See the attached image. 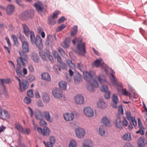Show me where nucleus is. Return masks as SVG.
Listing matches in <instances>:
<instances>
[{
  "label": "nucleus",
  "mask_w": 147,
  "mask_h": 147,
  "mask_svg": "<svg viewBox=\"0 0 147 147\" xmlns=\"http://www.w3.org/2000/svg\"><path fill=\"white\" fill-rule=\"evenodd\" d=\"M83 75L84 79L88 82L87 88L91 92L94 91V87H98V84L96 80H98L100 83L102 82V81L105 83L106 82L100 76H97L92 71H90L89 72L85 71L83 72Z\"/></svg>",
  "instance_id": "f257e3e1"
},
{
  "label": "nucleus",
  "mask_w": 147,
  "mask_h": 147,
  "mask_svg": "<svg viewBox=\"0 0 147 147\" xmlns=\"http://www.w3.org/2000/svg\"><path fill=\"white\" fill-rule=\"evenodd\" d=\"M82 40V38L81 37L79 38L78 39H77L76 37L72 40V42L74 45H75L76 42L78 53L81 55L83 56L84 55L86 51L85 49L86 43L83 42L81 43Z\"/></svg>",
  "instance_id": "f03ea898"
},
{
  "label": "nucleus",
  "mask_w": 147,
  "mask_h": 147,
  "mask_svg": "<svg viewBox=\"0 0 147 147\" xmlns=\"http://www.w3.org/2000/svg\"><path fill=\"white\" fill-rule=\"evenodd\" d=\"M30 41L32 44H35L36 46L39 49H41L43 46L42 40L39 36H36L35 37L34 32L30 33Z\"/></svg>",
  "instance_id": "7ed1b4c3"
},
{
  "label": "nucleus",
  "mask_w": 147,
  "mask_h": 147,
  "mask_svg": "<svg viewBox=\"0 0 147 147\" xmlns=\"http://www.w3.org/2000/svg\"><path fill=\"white\" fill-rule=\"evenodd\" d=\"M26 52L20 51L19 54L20 57L17 59V62L18 66L22 67L24 66L26 62H27L28 60V55L25 53Z\"/></svg>",
  "instance_id": "20e7f679"
},
{
  "label": "nucleus",
  "mask_w": 147,
  "mask_h": 147,
  "mask_svg": "<svg viewBox=\"0 0 147 147\" xmlns=\"http://www.w3.org/2000/svg\"><path fill=\"white\" fill-rule=\"evenodd\" d=\"M93 65L96 67H98L100 66L105 67L104 68V71L106 74H108L109 68L108 66L104 63L101 58L96 60L93 63Z\"/></svg>",
  "instance_id": "39448f33"
},
{
  "label": "nucleus",
  "mask_w": 147,
  "mask_h": 147,
  "mask_svg": "<svg viewBox=\"0 0 147 147\" xmlns=\"http://www.w3.org/2000/svg\"><path fill=\"white\" fill-rule=\"evenodd\" d=\"M19 88L18 90L22 92L25 91L29 86V83L26 80H23L19 84Z\"/></svg>",
  "instance_id": "423d86ee"
},
{
  "label": "nucleus",
  "mask_w": 147,
  "mask_h": 147,
  "mask_svg": "<svg viewBox=\"0 0 147 147\" xmlns=\"http://www.w3.org/2000/svg\"><path fill=\"white\" fill-rule=\"evenodd\" d=\"M75 131L76 136L78 138H83L86 134L85 130L82 128H77L76 129Z\"/></svg>",
  "instance_id": "0eeeda50"
},
{
  "label": "nucleus",
  "mask_w": 147,
  "mask_h": 147,
  "mask_svg": "<svg viewBox=\"0 0 147 147\" xmlns=\"http://www.w3.org/2000/svg\"><path fill=\"white\" fill-rule=\"evenodd\" d=\"M74 99L76 104L77 105H81L84 102V97L81 94H78L75 96Z\"/></svg>",
  "instance_id": "6e6552de"
},
{
  "label": "nucleus",
  "mask_w": 147,
  "mask_h": 147,
  "mask_svg": "<svg viewBox=\"0 0 147 147\" xmlns=\"http://www.w3.org/2000/svg\"><path fill=\"white\" fill-rule=\"evenodd\" d=\"M52 93L54 97L56 98H60L62 97V92L58 88L53 89Z\"/></svg>",
  "instance_id": "1a4fd4ad"
},
{
  "label": "nucleus",
  "mask_w": 147,
  "mask_h": 147,
  "mask_svg": "<svg viewBox=\"0 0 147 147\" xmlns=\"http://www.w3.org/2000/svg\"><path fill=\"white\" fill-rule=\"evenodd\" d=\"M83 111L85 115L89 117H91L94 115V112L92 109L90 107L84 108Z\"/></svg>",
  "instance_id": "9d476101"
},
{
  "label": "nucleus",
  "mask_w": 147,
  "mask_h": 147,
  "mask_svg": "<svg viewBox=\"0 0 147 147\" xmlns=\"http://www.w3.org/2000/svg\"><path fill=\"white\" fill-rule=\"evenodd\" d=\"M117 89L118 92H121L124 95L127 96H128V92L126 91V89H123V85L122 84H120L117 86Z\"/></svg>",
  "instance_id": "9b49d317"
},
{
  "label": "nucleus",
  "mask_w": 147,
  "mask_h": 147,
  "mask_svg": "<svg viewBox=\"0 0 147 147\" xmlns=\"http://www.w3.org/2000/svg\"><path fill=\"white\" fill-rule=\"evenodd\" d=\"M63 116L64 119L67 121H72L74 118V115L72 113H65Z\"/></svg>",
  "instance_id": "f8f14e48"
},
{
  "label": "nucleus",
  "mask_w": 147,
  "mask_h": 147,
  "mask_svg": "<svg viewBox=\"0 0 147 147\" xmlns=\"http://www.w3.org/2000/svg\"><path fill=\"white\" fill-rule=\"evenodd\" d=\"M138 127L140 128V130L137 131L136 133L137 134L140 133L141 135H143L144 133V128L143 127L142 123L140 118H138Z\"/></svg>",
  "instance_id": "ddd939ff"
},
{
  "label": "nucleus",
  "mask_w": 147,
  "mask_h": 147,
  "mask_svg": "<svg viewBox=\"0 0 147 147\" xmlns=\"http://www.w3.org/2000/svg\"><path fill=\"white\" fill-rule=\"evenodd\" d=\"M6 12L7 14L11 15L12 14L15 10V7L12 5H7L6 7Z\"/></svg>",
  "instance_id": "4468645a"
},
{
  "label": "nucleus",
  "mask_w": 147,
  "mask_h": 147,
  "mask_svg": "<svg viewBox=\"0 0 147 147\" xmlns=\"http://www.w3.org/2000/svg\"><path fill=\"white\" fill-rule=\"evenodd\" d=\"M9 117V114L7 111L3 109L0 110V117L1 119H5Z\"/></svg>",
  "instance_id": "2eb2a0df"
},
{
  "label": "nucleus",
  "mask_w": 147,
  "mask_h": 147,
  "mask_svg": "<svg viewBox=\"0 0 147 147\" xmlns=\"http://www.w3.org/2000/svg\"><path fill=\"white\" fill-rule=\"evenodd\" d=\"M34 6L39 13L42 12L43 10V5L42 3L38 2L34 4Z\"/></svg>",
  "instance_id": "dca6fc26"
},
{
  "label": "nucleus",
  "mask_w": 147,
  "mask_h": 147,
  "mask_svg": "<svg viewBox=\"0 0 147 147\" xmlns=\"http://www.w3.org/2000/svg\"><path fill=\"white\" fill-rule=\"evenodd\" d=\"M111 71V73H110V78L111 81L113 85H117V80L115 77L114 76V75L115 74V72L113 71L111 69H110Z\"/></svg>",
  "instance_id": "f3484780"
},
{
  "label": "nucleus",
  "mask_w": 147,
  "mask_h": 147,
  "mask_svg": "<svg viewBox=\"0 0 147 147\" xmlns=\"http://www.w3.org/2000/svg\"><path fill=\"white\" fill-rule=\"evenodd\" d=\"M42 98L43 102L45 103H48L50 101L49 95L47 92H44L42 93Z\"/></svg>",
  "instance_id": "a211bd4d"
},
{
  "label": "nucleus",
  "mask_w": 147,
  "mask_h": 147,
  "mask_svg": "<svg viewBox=\"0 0 147 147\" xmlns=\"http://www.w3.org/2000/svg\"><path fill=\"white\" fill-rule=\"evenodd\" d=\"M120 118V116L118 117L114 121V123L115 124L117 128L119 129H121L123 127V124Z\"/></svg>",
  "instance_id": "6ab92c4d"
},
{
  "label": "nucleus",
  "mask_w": 147,
  "mask_h": 147,
  "mask_svg": "<svg viewBox=\"0 0 147 147\" xmlns=\"http://www.w3.org/2000/svg\"><path fill=\"white\" fill-rule=\"evenodd\" d=\"M93 144L92 142L88 140H85L83 143L81 147H93Z\"/></svg>",
  "instance_id": "aec40b11"
},
{
  "label": "nucleus",
  "mask_w": 147,
  "mask_h": 147,
  "mask_svg": "<svg viewBox=\"0 0 147 147\" xmlns=\"http://www.w3.org/2000/svg\"><path fill=\"white\" fill-rule=\"evenodd\" d=\"M112 103L111 104V106L114 108L117 107V104L118 102L117 96L115 94H113L112 97Z\"/></svg>",
  "instance_id": "412c9836"
},
{
  "label": "nucleus",
  "mask_w": 147,
  "mask_h": 147,
  "mask_svg": "<svg viewBox=\"0 0 147 147\" xmlns=\"http://www.w3.org/2000/svg\"><path fill=\"white\" fill-rule=\"evenodd\" d=\"M41 78L43 80L47 81L50 82L51 81V78L50 75L47 72H45L41 74Z\"/></svg>",
  "instance_id": "4be33fe9"
},
{
  "label": "nucleus",
  "mask_w": 147,
  "mask_h": 147,
  "mask_svg": "<svg viewBox=\"0 0 147 147\" xmlns=\"http://www.w3.org/2000/svg\"><path fill=\"white\" fill-rule=\"evenodd\" d=\"M74 80L76 84H78L80 82L82 81V76L79 73H77V74L74 76Z\"/></svg>",
  "instance_id": "5701e85b"
},
{
  "label": "nucleus",
  "mask_w": 147,
  "mask_h": 147,
  "mask_svg": "<svg viewBox=\"0 0 147 147\" xmlns=\"http://www.w3.org/2000/svg\"><path fill=\"white\" fill-rule=\"evenodd\" d=\"M34 115L36 118L38 120L42 119L43 116L41 111L38 109L36 110L35 112Z\"/></svg>",
  "instance_id": "b1692460"
},
{
  "label": "nucleus",
  "mask_w": 147,
  "mask_h": 147,
  "mask_svg": "<svg viewBox=\"0 0 147 147\" xmlns=\"http://www.w3.org/2000/svg\"><path fill=\"white\" fill-rule=\"evenodd\" d=\"M22 52H28L29 51V46L28 42L24 41L22 42Z\"/></svg>",
  "instance_id": "393cba45"
},
{
  "label": "nucleus",
  "mask_w": 147,
  "mask_h": 147,
  "mask_svg": "<svg viewBox=\"0 0 147 147\" xmlns=\"http://www.w3.org/2000/svg\"><path fill=\"white\" fill-rule=\"evenodd\" d=\"M22 25L24 31L26 35L28 37H29L30 35V33L31 32H33L30 31L28 28L26 24H23Z\"/></svg>",
  "instance_id": "a878e982"
},
{
  "label": "nucleus",
  "mask_w": 147,
  "mask_h": 147,
  "mask_svg": "<svg viewBox=\"0 0 147 147\" xmlns=\"http://www.w3.org/2000/svg\"><path fill=\"white\" fill-rule=\"evenodd\" d=\"M138 143L139 147H143L146 144V142H145V138L144 137L139 138Z\"/></svg>",
  "instance_id": "bb28decb"
},
{
  "label": "nucleus",
  "mask_w": 147,
  "mask_h": 147,
  "mask_svg": "<svg viewBox=\"0 0 147 147\" xmlns=\"http://www.w3.org/2000/svg\"><path fill=\"white\" fill-rule=\"evenodd\" d=\"M102 122L105 125L110 126L111 124L109 120L106 116L103 117L102 119Z\"/></svg>",
  "instance_id": "cd10ccee"
},
{
  "label": "nucleus",
  "mask_w": 147,
  "mask_h": 147,
  "mask_svg": "<svg viewBox=\"0 0 147 147\" xmlns=\"http://www.w3.org/2000/svg\"><path fill=\"white\" fill-rule=\"evenodd\" d=\"M106 127L104 125L100 126L99 129V132L100 134L102 136H104L105 134Z\"/></svg>",
  "instance_id": "c85d7f7f"
},
{
  "label": "nucleus",
  "mask_w": 147,
  "mask_h": 147,
  "mask_svg": "<svg viewBox=\"0 0 147 147\" xmlns=\"http://www.w3.org/2000/svg\"><path fill=\"white\" fill-rule=\"evenodd\" d=\"M49 142H47L48 147H52L53 145L54 144L55 142V138L53 136H51L49 138Z\"/></svg>",
  "instance_id": "c756f323"
},
{
  "label": "nucleus",
  "mask_w": 147,
  "mask_h": 147,
  "mask_svg": "<svg viewBox=\"0 0 147 147\" xmlns=\"http://www.w3.org/2000/svg\"><path fill=\"white\" fill-rule=\"evenodd\" d=\"M103 80L106 81V83H105V82H103L102 81V83H100V84H102V87L100 88V90L102 92H105L108 91V88L107 86V82L105 80L103 79Z\"/></svg>",
  "instance_id": "7c9ffc66"
},
{
  "label": "nucleus",
  "mask_w": 147,
  "mask_h": 147,
  "mask_svg": "<svg viewBox=\"0 0 147 147\" xmlns=\"http://www.w3.org/2000/svg\"><path fill=\"white\" fill-rule=\"evenodd\" d=\"M59 87L62 90H65L66 89L67 83L64 81H60L59 83Z\"/></svg>",
  "instance_id": "2f4dec72"
},
{
  "label": "nucleus",
  "mask_w": 147,
  "mask_h": 147,
  "mask_svg": "<svg viewBox=\"0 0 147 147\" xmlns=\"http://www.w3.org/2000/svg\"><path fill=\"white\" fill-rule=\"evenodd\" d=\"M15 127L20 133L25 134V130L21 125L18 124H16Z\"/></svg>",
  "instance_id": "473e14b6"
},
{
  "label": "nucleus",
  "mask_w": 147,
  "mask_h": 147,
  "mask_svg": "<svg viewBox=\"0 0 147 147\" xmlns=\"http://www.w3.org/2000/svg\"><path fill=\"white\" fill-rule=\"evenodd\" d=\"M122 139L125 140L129 141L131 140V134L129 133H126L122 137Z\"/></svg>",
  "instance_id": "72a5a7b5"
},
{
  "label": "nucleus",
  "mask_w": 147,
  "mask_h": 147,
  "mask_svg": "<svg viewBox=\"0 0 147 147\" xmlns=\"http://www.w3.org/2000/svg\"><path fill=\"white\" fill-rule=\"evenodd\" d=\"M43 115L45 119L47 121L51 122L52 121L49 113L48 111H45L43 113Z\"/></svg>",
  "instance_id": "f704fd0d"
},
{
  "label": "nucleus",
  "mask_w": 147,
  "mask_h": 147,
  "mask_svg": "<svg viewBox=\"0 0 147 147\" xmlns=\"http://www.w3.org/2000/svg\"><path fill=\"white\" fill-rule=\"evenodd\" d=\"M33 61L36 63H38L39 61L38 57V55L36 53H33L32 54L31 57Z\"/></svg>",
  "instance_id": "c9c22d12"
},
{
  "label": "nucleus",
  "mask_w": 147,
  "mask_h": 147,
  "mask_svg": "<svg viewBox=\"0 0 147 147\" xmlns=\"http://www.w3.org/2000/svg\"><path fill=\"white\" fill-rule=\"evenodd\" d=\"M97 106L101 109H104L106 107V104L102 100H100L97 104Z\"/></svg>",
  "instance_id": "e433bc0d"
},
{
  "label": "nucleus",
  "mask_w": 147,
  "mask_h": 147,
  "mask_svg": "<svg viewBox=\"0 0 147 147\" xmlns=\"http://www.w3.org/2000/svg\"><path fill=\"white\" fill-rule=\"evenodd\" d=\"M69 44V39L68 38H66L65 40L61 44V46L64 48L68 47Z\"/></svg>",
  "instance_id": "4c0bfd02"
},
{
  "label": "nucleus",
  "mask_w": 147,
  "mask_h": 147,
  "mask_svg": "<svg viewBox=\"0 0 147 147\" xmlns=\"http://www.w3.org/2000/svg\"><path fill=\"white\" fill-rule=\"evenodd\" d=\"M15 70L17 74L20 77L22 78L24 77V76L22 74V70L20 68L17 67Z\"/></svg>",
  "instance_id": "58836bf2"
},
{
  "label": "nucleus",
  "mask_w": 147,
  "mask_h": 147,
  "mask_svg": "<svg viewBox=\"0 0 147 147\" xmlns=\"http://www.w3.org/2000/svg\"><path fill=\"white\" fill-rule=\"evenodd\" d=\"M50 134V130L47 127H44L43 129L42 135L48 136Z\"/></svg>",
  "instance_id": "ea45409f"
},
{
  "label": "nucleus",
  "mask_w": 147,
  "mask_h": 147,
  "mask_svg": "<svg viewBox=\"0 0 147 147\" xmlns=\"http://www.w3.org/2000/svg\"><path fill=\"white\" fill-rule=\"evenodd\" d=\"M30 11H26L22 13V16L25 19H26L31 17L32 15L30 13Z\"/></svg>",
  "instance_id": "a19ab883"
},
{
  "label": "nucleus",
  "mask_w": 147,
  "mask_h": 147,
  "mask_svg": "<svg viewBox=\"0 0 147 147\" xmlns=\"http://www.w3.org/2000/svg\"><path fill=\"white\" fill-rule=\"evenodd\" d=\"M68 72L69 74V76H68V75L67 74V76H66V79L67 81H70L71 80V77L74 74V72L71 69H69Z\"/></svg>",
  "instance_id": "79ce46f5"
},
{
  "label": "nucleus",
  "mask_w": 147,
  "mask_h": 147,
  "mask_svg": "<svg viewBox=\"0 0 147 147\" xmlns=\"http://www.w3.org/2000/svg\"><path fill=\"white\" fill-rule=\"evenodd\" d=\"M56 23L54 19L52 18V16H50L49 17L48 23L49 25H54Z\"/></svg>",
  "instance_id": "37998d69"
},
{
  "label": "nucleus",
  "mask_w": 147,
  "mask_h": 147,
  "mask_svg": "<svg viewBox=\"0 0 147 147\" xmlns=\"http://www.w3.org/2000/svg\"><path fill=\"white\" fill-rule=\"evenodd\" d=\"M78 32V27L77 26H75L73 27V30L71 32V35L73 36L76 35Z\"/></svg>",
  "instance_id": "c03bdc74"
},
{
  "label": "nucleus",
  "mask_w": 147,
  "mask_h": 147,
  "mask_svg": "<svg viewBox=\"0 0 147 147\" xmlns=\"http://www.w3.org/2000/svg\"><path fill=\"white\" fill-rule=\"evenodd\" d=\"M78 67L79 69L83 72L85 71V66L82 64L81 63H77Z\"/></svg>",
  "instance_id": "a18cd8bd"
},
{
  "label": "nucleus",
  "mask_w": 147,
  "mask_h": 147,
  "mask_svg": "<svg viewBox=\"0 0 147 147\" xmlns=\"http://www.w3.org/2000/svg\"><path fill=\"white\" fill-rule=\"evenodd\" d=\"M0 90L1 89V86H4V84L8 83V80L6 79H0Z\"/></svg>",
  "instance_id": "49530a36"
},
{
  "label": "nucleus",
  "mask_w": 147,
  "mask_h": 147,
  "mask_svg": "<svg viewBox=\"0 0 147 147\" xmlns=\"http://www.w3.org/2000/svg\"><path fill=\"white\" fill-rule=\"evenodd\" d=\"M76 143L74 140H71L70 141L68 145V147H76Z\"/></svg>",
  "instance_id": "de8ad7c7"
},
{
  "label": "nucleus",
  "mask_w": 147,
  "mask_h": 147,
  "mask_svg": "<svg viewBox=\"0 0 147 147\" xmlns=\"http://www.w3.org/2000/svg\"><path fill=\"white\" fill-rule=\"evenodd\" d=\"M39 124L40 125L43 126L44 127H46L47 125V123L46 121L42 119L40 120Z\"/></svg>",
  "instance_id": "09e8293b"
},
{
  "label": "nucleus",
  "mask_w": 147,
  "mask_h": 147,
  "mask_svg": "<svg viewBox=\"0 0 147 147\" xmlns=\"http://www.w3.org/2000/svg\"><path fill=\"white\" fill-rule=\"evenodd\" d=\"M24 102L27 104H29L31 102V99L28 97H26L24 99Z\"/></svg>",
  "instance_id": "8fccbe9b"
},
{
  "label": "nucleus",
  "mask_w": 147,
  "mask_h": 147,
  "mask_svg": "<svg viewBox=\"0 0 147 147\" xmlns=\"http://www.w3.org/2000/svg\"><path fill=\"white\" fill-rule=\"evenodd\" d=\"M126 115L127 119L129 121L131 119V118L134 117L131 116V113L127 111L126 112Z\"/></svg>",
  "instance_id": "3c124183"
},
{
  "label": "nucleus",
  "mask_w": 147,
  "mask_h": 147,
  "mask_svg": "<svg viewBox=\"0 0 147 147\" xmlns=\"http://www.w3.org/2000/svg\"><path fill=\"white\" fill-rule=\"evenodd\" d=\"M60 13V11H55L54 12L53 16L52 17L54 19L56 18L58 16V15Z\"/></svg>",
  "instance_id": "603ef678"
},
{
  "label": "nucleus",
  "mask_w": 147,
  "mask_h": 147,
  "mask_svg": "<svg viewBox=\"0 0 147 147\" xmlns=\"http://www.w3.org/2000/svg\"><path fill=\"white\" fill-rule=\"evenodd\" d=\"M105 93L104 94V97L106 99H109L110 98V92L109 91H108L105 92Z\"/></svg>",
  "instance_id": "864d4df0"
},
{
  "label": "nucleus",
  "mask_w": 147,
  "mask_h": 147,
  "mask_svg": "<svg viewBox=\"0 0 147 147\" xmlns=\"http://www.w3.org/2000/svg\"><path fill=\"white\" fill-rule=\"evenodd\" d=\"M28 68L30 72L33 73L34 71L33 66L31 64H29L28 65Z\"/></svg>",
  "instance_id": "5fc2aeb1"
},
{
  "label": "nucleus",
  "mask_w": 147,
  "mask_h": 147,
  "mask_svg": "<svg viewBox=\"0 0 147 147\" xmlns=\"http://www.w3.org/2000/svg\"><path fill=\"white\" fill-rule=\"evenodd\" d=\"M122 123L123 124V127L124 126H127L128 124V121L125 117L123 118Z\"/></svg>",
  "instance_id": "6e6d98bb"
},
{
  "label": "nucleus",
  "mask_w": 147,
  "mask_h": 147,
  "mask_svg": "<svg viewBox=\"0 0 147 147\" xmlns=\"http://www.w3.org/2000/svg\"><path fill=\"white\" fill-rule=\"evenodd\" d=\"M27 94L28 96L32 98L33 96L32 90H28L27 92Z\"/></svg>",
  "instance_id": "4d7b16f0"
},
{
  "label": "nucleus",
  "mask_w": 147,
  "mask_h": 147,
  "mask_svg": "<svg viewBox=\"0 0 147 147\" xmlns=\"http://www.w3.org/2000/svg\"><path fill=\"white\" fill-rule=\"evenodd\" d=\"M129 121L132 123L133 125L135 127L136 126L137 123L134 117L131 118V119Z\"/></svg>",
  "instance_id": "13d9d810"
},
{
  "label": "nucleus",
  "mask_w": 147,
  "mask_h": 147,
  "mask_svg": "<svg viewBox=\"0 0 147 147\" xmlns=\"http://www.w3.org/2000/svg\"><path fill=\"white\" fill-rule=\"evenodd\" d=\"M66 26L64 24H62L61 25L59 26L58 27V29L57 30V31H61L64 28H65Z\"/></svg>",
  "instance_id": "bf43d9fd"
},
{
  "label": "nucleus",
  "mask_w": 147,
  "mask_h": 147,
  "mask_svg": "<svg viewBox=\"0 0 147 147\" xmlns=\"http://www.w3.org/2000/svg\"><path fill=\"white\" fill-rule=\"evenodd\" d=\"M35 79V77L33 75H30L28 77V80L30 82L33 81Z\"/></svg>",
  "instance_id": "052dcab7"
},
{
  "label": "nucleus",
  "mask_w": 147,
  "mask_h": 147,
  "mask_svg": "<svg viewBox=\"0 0 147 147\" xmlns=\"http://www.w3.org/2000/svg\"><path fill=\"white\" fill-rule=\"evenodd\" d=\"M13 40L14 43L16 44L18 42V40L16 36L14 35H12L11 36Z\"/></svg>",
  "instance_id": "680f3d73"
},
{
  "label": "nucleus",
  "mask_w": 147,
  "mask_h": 147,
  "mask_svg": "<svg viewBox=\"0 0 147 147\" xmlns=\"http://www.w3.org/2000/svg\"><path fill=\"white\" fill-rule=\"evenodd\" d=\"M58 51L62 56H64L65 55V52L63 49L60 48H58Z\"/></svg>",
  "instance_id": "e2e57ef3"
},
{
  "label": "nucleus",
  "mask_w": 147,
  "mask_h": 147,
  "mask_svg": "<svg viewBox=\"0 0 147 147\" xmlns=\"http://www.w3.org/2000/svg\"><path fill=\"white\" fill-rule=\"evenodd\" d=\"M47 56L49 59L52 62H54V59L52 56L49 53L47 54Z\"/></svg>",
  "instance_id": "0e129e2a"
},
{
  "label": "nucleus",
  "mask_w": 147,
  "mask_h": 147,
  "mask_svg": "<svg viewBox=\"0 0 147 147\" xmlns=\"http://www.w3.org/2000/svg\"><path fill=\"white\" fill-rule=\"evenodd\" d=\"M123 147H134V146L129 142H126L124 145Z\"/></svg>",
  "instance_id": "69168bd1"
},
{
  "label": "nucleus",
  "mask_w": 147,
  "mask_h": 147,
  "mask_svg": "<svg viewBox=\"0 0 147 147\" xmlns=\"http://www.w3.org/2000/svg\"><path fill=\"white\" fill-rule=\"evenodd\" d=\"M40 56L41 58L45 61L47 60L46 56L43 53H40Z\"/></svg>",
  "instance_id": "338daca9"
},
{
  "label": "nucleus",
  "mask_w": 147,
  "mask_h": 147,
  "mask_svg": "<svg viewBox=\"0 0 147 147\" xmlns=\"http://www.w3.org/2000/svg\"><path fill=\"white\" fill-rule=\"evenodd\" d=\"M60 66L61 68L63 69H66L67 68V66L65 63L63 62H61L60 63Z\"/></svg>",
  "instance_id": "774afa93"
}]
</instances>
